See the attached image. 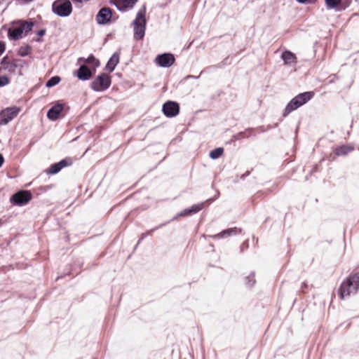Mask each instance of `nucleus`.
Segmentation results:
<instances>
[{"instance_id":"obj_1","label":"nucleus","mask_w":359,"mask_h":359,"mask_svg":"<svg viewBox=\"0 0 359 359\" xmlns=\"http://www.w3.org/2000/svg\"><path fill=\"white\" fill-rule=\"evenodd\" d=\"M359 291V274H354L347 278L339 288L341 299L355 294Z\"/></svg>"},{"instance_id":"obj_2","label":"nucleus","mask_w":359,"mask_h":359,"mask_svg":"<svg viewBox=\"0 0 359 359\" xmlns=\"http://www.w3.org/2000/svg\"><path fill=\"white\" fill-rule=\"evenodd\" d=\"M313 92H304L295 96L287 104L283 116H287L290 113L308 102L313 97Z\"/></svg>"},{"instance_id":"obj_3","label":"nucleus","mask_w":359,"mask_h":359,"mask_svg":"<svg viewBox=\"0 0 359 359\" xmlns=\"http://www.w3.org/2000/svg\"><path fill=\"white\" fill-rule=\"evenodd\" d=\"M15 27L8 29V36L12 39H18L22 37L24 34H27L33 27L31 22L19 21L15 23Z\"/></svg>"},{"instance_id":"obj_4","label":"nucleus","mask_w":359,"mask_h":359,"mask_svg":"<svg viewBox=\"0 0 359 359\" xmlns=\"http://www.w3.org/2000/svg\"><path fill=\"white\" fill-rule=\"evenodd\" d=\"M145 8L140 9L137 13L136 18L133 22L134 24V36L137 39H142L144 35L145 29Z\"/></svg>"},{"instance_id":"obj_5","label":"nucleus","mask_w":359,"mask_h":359,"mask_svg":"<svg viewBox=\"0 0 359 359\" xmlns=\"http://www.w3.org/2000/svg\"><path fill=\"white\" fill-rule=\"evenodd\" d=\"M53 12L59 16L67 17L72 11V4L69 0H57L53 4Z\"/></svg>"},{"instance_id":"obj_6","label":"nucleus","mask_w":359,"mask_h":359,"mask_svg":"<svg viewBox=\"0 0 359 359\" xmlns=\"http://www.w3.org/2000/svg\"><path fill=\"white\" fill-rule=\"evenodd\" d=\"M20 111V108L12 107L6 108L0 111V125H6L14 118H15Z\"/></svg>"},{"instance_id":"obj_7","label":"nucleus","mask_w":359,"mask_h":359,"mask_svg":"<svg viewBox=\"0 0 359 359\" xmlns=\"http://www.w3.org/2000/svg\"><path fill=\"white\" fill-rule=\"evenodd\" d=\"M111 84L110 77L107 74L98 76L91 83V88L95 91H103L107 89Z\"/></svg>"},{"instance_id":"obj_8","label":"nucleus","mask_w":359,"mask_h":359,"mask_svg":"<svg viewBox=\"0 0 359 359\" xmlns=\"http://www.w3.org/2000/svg\"><path fill=\"white\" fill-rule=\"evenodd\" d=\"M32 199V194L28 191H21L15 194L11 201L15 205H23Z\"/></svg>"},{"instance_id":"obj_9","label":"nucleus","mask_w":359,"mask_h":359,"mask_svg":"<svg viewBox=\"0 0 359 359\" xmlns=\"http://www.w3.org/2000/svg\"><path fill=\"white\" fill-rule=\"evenodd\" d=\"M137 0H111V2L121 11L132 9Z\"/></svg>"},{"instance_id":"obj_10","label":"nucleus","mask_w":359,"mask_h":359,"mask_svg":"<svg viewBox=\"0 0 359 359\" xmlns=\"http://www.w3.org/2000/svg\"><path fill=\"white\" fill-rule=\"evenodd\" d=\"M179 105L175 102H168L163 106V111L166 116H175L179 113Z\"/></svg>"},{"instance_id":"obj_11","label":"nucleus","mask_w":359,"mask_h":359,"mask_svg":"<svg viewBox=\"0 0 359 359\" xmlns=\"http://www.w3.org/2000/svg\"><path fill=\"white\" fill-rule=\"evenodd\" d=\"M156 62L161 67H170L175 62V57L173 55L170 53H164L157 56Z\"/></svg>"},{"instance_id":"obj_12","label":"nucleus","mask_w":359,"mask_h":359,"mask_svg":"<svg viewBox=\"0 0 359 359\" xmlns=\"http://www.w3.org/2000/svg\"><path fill=\"white\" fill-rule=\"evenodd\" d=\"M111 18V12L109 8H102L97 15L96 20L99 24H106Z\"/></svg>"},{"instance_id":"obj_13","label":"nucleus","mask_w":359,"mask_h":359,"mask_svg":"<svg viewBox=\"0 0 359 359\" xmlns=\"http://www.w3.org/2000/svg\"><path fill=\"white\" fill-rule=\"evenodd\" d=\"M354 150V147L352 144H342L336 146L333 151L337 156H346Z\"/></svg>"},{"instance_id":"obj_14","label":"nucleus","mask_w":359,"mask_h":359,"mask_svg":"<svg viewBox=\"0 0 359 359\" xmlns=\"http://www.w3.org/2000/svg\"><path fill=\"white\" fill-rule=\"evenodd\" d=\"M63 109V105L62 104H57L51 107L47 114V116L50 120L55 121L58 118L60 114Z\"/></svg>"},{"instance_id":"obj_15","label":"nucleus","mask_w":359,"mask_h":359,"mask_svg":"<svg viewBox=\"0 0 359 359\" xmlns=\"http://www.w3.org/2000/svg\"><path fill=\"white\" fill-rule=\"evenodd\" d=\"M91 71L85 65H81L76 72V76L79 79L82 81L88 80L91 77Z\"/></svg>"},{"instance_id":"obj_16","label":"nucleus","mask_w":359,"mask_h":359,"mask_svg":"<svg viewBox=\"0 0 359 359\" xmlns=\"http://www.w3.org/2000/svg\"><path fill=\"white\" fill-rule=\"evenodd\" d=\"M236 236L240 240H243L244 238V233L241 229L238 228H230L226 229V238ZM230 239H228V241Z\"/></svg>"},{"instance_id":"obj_17","label":"nucleus","mask_w":359,"mask_h":359,"mask_svg":"<svg viewBox=\"0 0 359 359\" xmlns=\"http://www.w3.org/2000/svg\"><path fill=\"white\" fill-rule=\"evenodd\" d=\"M119 62V54L118 53H115L110 57L109 61L107 63L106 69L109 72H111L114 70L115 67L118 65Z\"/></svg>"},{"instance_id":"obj_18","label":"nucleus","mask_w":359,"mask_h":359,"mask_svg":"<svg viewBox=\"0 0 359 359\" xmlns=\"http://www.w3.org/2000/svg\"><path fill=\"white\" fill-rule=\"evenodd\" d=\"M281 58L285 65H291L297 62L295 55L289 50L284 51L282 53Z\"/></svg>"},{"instance_id":"obj_19","label":"nucleus","mask_w":359,"mask_h":359,"mask_svg":"<svg viewBox=\"0 0 359 359\" xmlns=\"http://www.w3.org/2000/svg\"><path fill=\"white\" fill-rule=\"evenodd\" d=\"M203 208V204L194 205L191 208L186 209L180 213V216H187L191 214L196 213Z\"/></svg>"},{"instance_id":"obj_20","label":"nucleus","mask_w":359,"mask_h":359,"mask_svg":"<svg viewBox=\"0 0 359 359\" xmlns=\"http://www.w3.org/2000/svg\"><path fill=\"white\" fill-rule=\"evenodd\" d=\"M341 0H325V4L329 9H335L336 11H340L341 8H339L341 4Z\"/></svg>"},{"instance_id":"obj_21","label":"nucleus","mask_w":359,"mask_h":359,"mask_svg":"<svg viewBox=\"0 0 359 359\" xmlns=\"http://www.w3.org/2000/svg\"><path fill=\"white\" fill-rule=\"evenodd\" d=\"M223 152L224 149L222 147L217 148L210 152V157L212 159H217L223 154Z\"/></svg>"},{"instance_id":"obj_22","label":"nucleus","mask_w":359,"mask_h":359,"mask_svg":"<svg viewBox=\"0 0 359 359\" xmlns=\"http://www.w3.org/2000/svg\"><path fill=\"white\" fill-rule=\"evenodd\" d=\"M85 63H88L92 65L94 69L100 66L99 60L95 59L93 55H90L88 58H86V60H85Z\"/></svg>"},{"instance_id":"obj_23","label":"nucleus","mask_w":359,"mask_h":359,"mask_svg":"<svg viewBox=\"0 0 359 359\" xmlns=\"http://www.w3.org/2000/svg\"><path fill=\"white\" fill-rule=\"evenodd\" d=\"M245 285L248 287H251L255 283V273L252 272L249 276L245 277Z\"/></svg>"},{"instance_id":"obj_24","label":"nucleus","mask_w":359,"mask_h":359,"mask_svg":"<svg viewBox=\"0 0 359 359\" xmlns=\"http://www.w3.org/2000/svg\"><path fill=\"white\" fill-rule=\"evenodd\" d=\"M60 81V78L59 76H53L47 81L46 86L48 88L53 87L57 85Z\"/></svg>"},{"instance_id":"obj_25","label":"nucleus","mask_w":359,"mask_h":359,"mask_svg":"<svg viewBox=\"0 0 359 359\" xmlns=\"http://www.w3.org/2000/svg\"><path fill=\"white\" fill-rule=\"evenodd\" d=\"M61 170L58 163L52 165L49 170L50 174H56Z\"/></svg>"},{"instance_id":"obj_26","label":"nucleus","mask_w":359,"mask_h":359,"mask_svg":"<svg viewBox=\"0 0 359 359\" xmlns=\"http://www.w3.org/2000/svg\"><path fill=\"white\" fill-rule=\"evenodd\" d=\"M8 83V79L6 76H0V87Z\"/></svg>"},{"instance_id":"obj_27","label":"nucleus","mask_w":359,"mask_h":359,"mask_svg":"<svg viewBox=\"0 0 359 359\" xmlns=\"http://www.w3.org/2000/svg\"><path fill=\"white\" fill-rule=\"evenodd\" d=\"M60 168H63L65 167H67V165L71 164V162H68L67 160H62L58 163Z\"/></svg>"},{"instance_id":"obj_28","label":"nucleus","mask_w":359,"mask_h":359,"mask_svg":"<svg viewBox=\"0 0 359 359\" xmlns=\"http://www.w3.org/2000/svg\"><path fill=\"white\" fill-rule=\"evenodd\" d=\"M316 0H297V2L300 4H313Z\"/></svg>"},{"instance_id":"obj_29","label":"nucleus","mask_w":359,"mask_h":359,"mask_svg":"<svg viewBox=\"0 0 359 359\" xmlns=\"http://www.w3.org/2000/svg\"><path fill=\"white\" fill-rule=\"evenodd\" d=\"M5 50V45L3 42H0V56Z\"/></svg>"},{"instance_id":"obj_30","label":"nucleus","mask_w":359,"mask_h":359,"mask_svg":"<svg viewBox=\"0 0 359 359\" xmlns=\"http://www.w3.org/2000/svg\"><path fill=\"white\" fill-rule=\"evenodd\" d=\"M4 161L3 156L0 154V167H1Z\"/></svg>"},{"instance_id":"obj_31","label":"nucleus","mask_w":359,"mask_h":359,"mask_svg":"<svg viewBox=\"0 0 359 359\" xmlns=\"http://www.w3.org/2000/svg\"><path fill=\"white\" fill-rule=\"evenodd\" d=\"M85 60H86V59L83 58V57H79L78 59V62H85Z\"/></svg>"},{"instance_id":"obj_32","label":"nucleus","mask_w":359,"mask_h":359,"mask_svg":"<svg viewBox=\"0 0 359 359\" xmlns=\"http://www.w3.org/2000/svg\"><path fill=\"white\" fill-rule=\"evenodd\" d=\"M45 34V31L44 30H41L39 32V34L42 36Z\"/></svg>"}]
</instances>
